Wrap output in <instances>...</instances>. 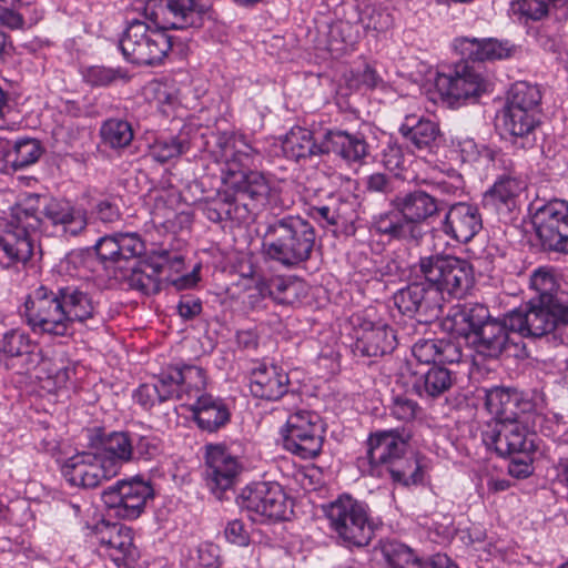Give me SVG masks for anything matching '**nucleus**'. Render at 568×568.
<instances>
[{
    "mask_svg": "<svg viewBox=\"0 0 568 568\" xmlns=\"http://www.w3.org/2000/svg\"><path fill=\"white\" fill-rule=\"evenodd\" d=\"M48 225L61 235H78L87 226V215L67 201L29 194L9 220L0 222V251L7 265L27 262L32 255V234Z\"/></svg>",
    "mask_w": 568,
    "mask_h": 568,
    "instance_id": "nucleus-1",
    "label": "nucleus"
},
{
    "mask_svg": "<svg viewBox=\"0 0 568 568\" xmlns=\"http://www.w3.org/2000/svg\"><path fill=\"white\" fill-rule=\"evenodd\" d=\"M485 406L495 420L483 433V442L497 457L536 450L537 412L530 398L517 389L494 387L486 390Z\"/></svg>",
    "mask_w": 568,
    "mask_h": 568,
    "instance_id": "nucleus-2",
    "label": "nucleus"
},
{
    "mask_svg": "<svg viewBox=\"0 0 568 568\" xmlns=\"http://www.w3.org/2000/svg\"><path fill=\"white\" fill-rule=\"evenodd\" d=\"M95 312L92 298L77 286L60 287L57 292L40 286L26 300L23 316L34 333L68 336L75 322L84 323Z\"/></svg>",
    "mask_w": 568,
    "mask_h": 568,
    "instance_id": "nucleus-3",
    "label": "nucleus"
},
{
    "mask_svg": "<svg viewBox=\"0 0 568 568\" xmlns=\"http://www.w3.org/2000/svg\"><path fill=\"white\" fill-rule=\"evenodd\" d=\"M257 152L251 146L244 136H231L223 148L222 158L226 162L225 184L235 191L233 199L239 203H247L252 210V217L257 211L268 203L272 192L270 180L261 172L244 171L239 169L252 164Z\"/></svg>",
    "mask_w": 568,
    "mask_h": 568,
    "instance_id": "nucleus-4",
    "label": "nucleus"
},
{
    "mask_svg": "<svg viewBox=\"0 0 568 568\" xmlns=\"http://www.w3.org/2000/svg\"><path fill=\"white\" fill-rule=\"evenodd\" d=\"M315 230L298 215H286L268 222L262 237V254L285 267H294L311 257Z\"/></svg>",
    "mask_w": 568,
    "mask_h": 568,
    "instance_id": "nucleus-5",
    "label": "nucleus"
},
{
    "mask_svg": "<svg viewBox=\"0 0 568 568\" xmlns=\"http://www.w3.org/2000/svg\"><path fill=\"white\" fill-rule=\"evenodd\" d=\"M138 16L129 19L120 39V50L124 59L139 65H159L172 49V38L163 26Z\"/></svg>",
    "mask_w": 568,
    "mask_h": 568,
    "instance_id": "nucleus-6",
    "label": "nucleus"
},
{
    "mask_svg": "<svg viewBox=\"0 0 568 568\" xmlns=\"http://www.w3.org/2000/svg\"><path fill=\"white\" fill-rule=\"evenodd\" d=\"M331 530L346 547H365L374 536L368 506L348 494L324 507Z\"/></svg>",
    "mask_w": 568,
    "mask_h": 568,
    "instance_id": "nucleus-7",
    "label": "nucleus"
},
{
    "mask_svg": "<svg viewBox=\"0 0 568 568\" xmlns=\"http://www.w3.org/2000/svg\"><path fill=\"white\" fill-rule=\"evenodd\" d=\"M418 267L428 287L438 292L440 306L445 294L463 297L474 282L470 263L460 257L440 254L425 256L419 260Z\"/></svg>",
    "mask_w": 568,
    "mask_h": 568,
    "instance_id": "nucleus-8",
    "label": "nucleus"
},
{
    "mask_svg": "<svg viewBox=\"0 0 568 568\" xmlns=\"http://www.w3.org/2000/svg\"><path fill=\"white\" fill-rule=\"evenodd\" d=\"M242 509L255 523H275L291 519L294 500L274 481H260L246 486L241 494Z\"/></svg>",
    "mask_w": 568,
    "mask_h": 568,
    "instance_id": "nucleus-9",
    "label": "nucleus"
},
{
    "mask_svg": "<svg viewBox=\"0 0 568 568\" xmlns=\"http://www.w3.org/2000/svg\"><path fill=\"white\" fill-rule=\"evenodd\" d=\"M324 436L325 426L321 416L305 409L292 413L282 429L284 449L301 459L318 457Z\"/></svg>",
    "mask_w": 568,
    "mask_h": 568,
    "instance_id": "nucleus-10",
    "label": "nucleus"
},
{
    "mask_svg": "<svg viewBox=\"0 0 568 568\" xmlns=\"http://www.w3.org/2000/svg\"><path fill=\"white\" fill-rule=\"evenodd\" d=\"M152 485L140 477L119 480L102 493L104 506L122 520H135L145 511L153 499Z\"/></svg>",
    "mask_w": 568,
    "mask_h": 568,
    "instance_id": "nucleus-11",
    "label": "nucleus"
},
{
    "mask_svg": "<svg viewBox=\"0 0 568 568\" xmlns=\"http://www.w3.org/2000/svg\"><path fill=\"white\" fill-rule=\"evenodd\" d=\"M141 9V17L166 30L201 27L207 12L203 0H148Z\"/></svg>",
    "mask_w": 568,
    "mask_h": 568,
    "instance_id": "nucleus-12",
    "label": "nucleus"
},
{
    "mask_svg": "<svg viewBox=\"0 0 568 568\" xmlns=\"http://www.w3.org/2000/svg\"><path fill=\"white\" fill-rule=\"evenodd\" d=\"M91 536L100 551L118 567H130L140 557V551L134 544V532L123 524L100 520L91 528Z\"/></svg>",
    "mask_w": 568,
    "mask_h": 568,
    "instance_id": "nucleus-13",
    "label": "nucleus"
},
{
    "mask_svg": "<svg viewBox=\"0 0 568 568\" xmlns=\"http://www.w3.org/2000/svg\"><path fill=\"white\" fill-rule=\"evenodd\" d=\"M532 224L544 246L568 252V201L554 200L538 207Z\"/></svg>",
    "mask_w": 568,
    "mask_h": 568,
    "instance_id": "nucleus-14",
    "label": "nucleus"
},
{
    "mask_svg": "<svg viewBox=\"0 0 568 568\" xmlns=\"http://www.w3.org/2000/svg\"><path fill=\"white\" fill-rule=\"evenodd\" d=\"M435 87L449 103H459L486 93L490 82L479 71L469 65H459L454 74L439 73Z\"/></svg>",
    "mask_w": 568,
    "mask_h": 568,
    "instance_id": "nucleus-15",
    "label": "nucleus"
},
{
    "mask_svg": "<svg viewBox=\"0 0 568 568\" xmlns=\"http://www.w3.org/2000/svg\"><path fill=\"white\" fill-rule=\"evenodd\" d=\"M511 333L521 337H540L555 329L550 304L531 301L507 314Z\"/></svg>",
    "mask_w": 568,
    "mask_h": 568,
    "instance_id": "nucleus-16",
    "label": "nucleus"
},
{
    "mask_svg": "<svg viewBox=\"0 0 568 568\" xmlns=\"http://www.w3.org/2000/svg\"><path fill=\"white\" fill-rule=\"evenodd\" d=\"M87 452L100 462H130L133 457V442L125 432L105 434L101 427L85 430Z\"/></svg>",
    "mask_w": 568,
    "mask_h": 568,
    "instance_id": "nucleus-17",
    "label": "nucleus"
},
{
    "mask_svg": "<svg viewBox=\"0 0 568 568\" xmlns=\"http://www.w3.org/2000/svg\"><path fill=\"white\" fill-rule=\"evenodd\" d=\"M95 250L101 261L122 270L145 252V244L136 232H118L101 237Z\"/></svg>",
    "mask_w": 568,
    "mask_h": 568,
    "instance_id": "nucleus-18",
    "label": "nucleus"
},
{
    "mask_svg": "<svg viewBox=\"0 0 568 568\" xmlns=\"http://www.w3.org/2000/svg\"><path fill=\"white\" fill-rule=\"evenodd\" d=\"M514 335L507 324V315L503 322L488 316L479 323L469 344L478 354L496 358L511 345H517Z\"/></svg>",
    "mask_w": 568,
    "mask_h": 568,
    "instance_id": "nucleus-19",
    "label": "nucleus"
},
{
    "mask_svg": "<svg viewBox=\"0 0 568 568\" xmlns=\"http://www.w3.org/2000/svg\"><path fill=\"white\" fill-rule=\"evenodd\" d=\"M453 48L462 59L474 62L505 60L517 51V47L510 41L496 38L460 37L453 41Z\"/></svg>",
    "mask_w": 568,
    "mask_h": 568,
    "instance_id": "nucleus-20",
    "label": "nucleus"
},
{
    "mask_svg": "<svg viewBox=\"0 0 568 568\" xmlns=\"http://www.w3.org/2000/svg\"><path fill=\"white\" fill-rule=\"evenodd\" d=\"M290 377L286 371L274 363H258L250 374V390L253 396L277 400L288 390Z\"/></svg>",
    "mask_w": 568,
    "mask_h": 568,
    "instance_id": "nucleus-21",
    "label": "nucleus"
},
{
    "mask_svg": "<svg viewBox=\"0 0 568 568\" xmlns=\"http://www.w3.org/2000/svg\"><path fill=\"white\" fill-rule=\"evenodd\" d=\"M483 220L479 210L468 203L450 206L443 221V232L458 243H467L481 230Z\"/></svg>",
    "mask_w": 568,
    "mask_h": 568,
    "instance_id": "nucleus-22",
    "label": "nucleus"
},
{
    "mask_svg": "<svg viewBox=\"0 0 568 568\" xmlns=\"http://www.w3.org/2000/svg\"><path fill=\"white\" fill-rule=\"evenodd\" d=\"M394 304L398 311L412 316L417 312L424 315L438 316L442 308L438 292L432 291L426 283H412L394 294Z\"/></svg>",
    "mask_w": 568,
    "mask_h": 568,
    "instance_id": "nucleus-23",
    "label": "nucleus"
},
{
    "mask_svg": "<svg viewBox=\"0 0 568 568\" xmlns=\"http://www.w3.org/2000/svg\"><path fill=\"white\" fill-rule=\"evenodd\" d=\"M396 346V335L392 327L378 321L364 320L356 329V349L366 356H382Z\"/></svg>",
    "mask_w": 568,
    "mask_h": 568,
    "instance_id": "nucleus-24",
    "label": "nucleus"
},
{
    "mask_svg": "<svg viewBox=\"0 0 568 568\" xmlns=\"http://www.w3.org/2000/svg\"><path fill=\"white\" fill-rule=\"evenodd\" d=\"M410 438V430L405 428L371 434L367 438L368 462H394L403 458Z\"/></svg>",
    "mask_w": 568,
    "mask_h": 568,
    "instance_id": "nucleus-25",
    "label": "nucleus"
},
{
    "mask_svg": "<svg viewBox=\"0 0 568 568\" xmlns=\"http://www.w3.org/2000/svg\"><path fill=\"white\" fill-rule=\"evenodd\" d=\"M527 182L519 175L503 174L484 193V205L499 213H509L517 207Z\"/></svg>",
    "mask_w": 568,
    "mask_h": 568,
    "instance_id": "nucleus-26",
    "label": "nucleus"
},
{
    "mask_svg": "<svg viewBox=\"0 0 568 568\" xmlns=\"http://www.w3.org/2000/svg\"><path fill=\"white\" fill-rule=\"evenodd\" d=\"M539 114L524 109L505 106L503 112V129L511 138V143L518 149H530L536 144V129Z\"/></svg>",
    "mask_w": 568,
    "mask_h": 568,
    "instance_id": "nucleus-27",
    "label": "nucleus"
},
{
    "mask_svg": "<svg viewBox=\"0 0 568 568\" xmlns=\"http://www.w3.org/2000/svg\"><path fill=\"white\" fill-rule=\"evenodd\" d=\"M369 231L374 234L385 236L389 241H417L423 235V229L407 222L402 210L396 205L395 209L375 214L369 223Z\"/></svg>",
    "mask_w": 568,
    "mask_h": 568,
    "instance_id": "nucleus-28",
    "label": "nucleus"
},
{
    "mask_svg": "<svg viewBox=\"0 0 568 568\" xmlns=\"http://www.w3.org/2000/svg\"><path fill=\"white\" fill-rule=\"evenodd\" d=\"M189 406L197 427L207 433L217 432L231 419V412L224 399L209 393Z\"/></svg>",
    "mask_w": 568,
    "mask_h": 568,
    "instance_id": "nucleus-29",
    "label": "nucleus"
},
{
    "mask_svg": "<svg viewBox=\"0 0 568 568\" xmlns=\"http://www.w3.org/2000/svg\"><path fill=\"white\" fill-rule=\"evenodd\" d=\"M120 464H61V474L73 487L94 488L115 477Z\"/></svg>",
    "mask_w": 568,
    "mask_h": 568,
    "instance_id": "nucleus-30",
    "label": "nucleus"
},
{
    "mask_svg": "<svg viewBox=\"0 0 568 568\" xmlns=\"http://www.w3.org/2000/svg\"><path fill=\"white\" fill-rule=\"evenodd\" d=\"M487 317L488 308L484 305L456 306L445 317L443 327L456 337H464L469 344L477 326Z\"/></svg>",
    "mask_w": 568,
    "mask_h": 568,
    "instance_id": "nucleus-31",
    "label": "nucleus"
},
{
    "mask_svg": "<svg viewBox=\"0 0 568 568\" xmlns=\"http://www.w3.org/2000/svg\"><path fill=\"white\" fill-rule=\"evenodd\" d=\"M320 151L333 152L347 162H361L367 155L368 146L359 134H349L345 131H327Z\"/></svg>",
    "mask_w": 568,
    "mask_h": 568,
    "instance_id": "nucleus-32",
    "label": "nucleus"
},
{
    "mask_svg": "<svg viewBox=\"0 0 568 568\" xmlns=\"http://www.w3.org/2000/svg\"><path fill=\"white\" fill-rule=\"evenodd\" d=\"M38 351V343L21 328H12L0 335V354L10 358H23L28 368L37 364Z\"/></svg>",
    "mask_w": 568,
    "mask_h": 568,
    "instance_id": "nucleus-33",
    "label": "nucleus"
},
{
    "mask_svg": "<svg viewBox=\"0 0 568 568\" xmlns=\"http://www.w3.org/2000/svg\"><path fill=\"white\" fill-rule=\"evenodd\" d=\"M394 204L402 210L407 222L417 227H422V222L438 211L436 199L424 191H414L403 196H397Z\"/></svg>",
    "mask_w": 568,
    "mask_h": 568,
    "instance_id": "nucleus-34",
    "label": "nucleus"
},
{
    "mask_svg": "<svg viewBox=\"0 0 568 568\" xmlns=\"http://www.w3.org/2000/svg\"><path fill=\"white\" fill-rule=\"evenodd\" d=\"M399 132L416 149L430 148L438 136V125L430 119L416 113L405 115Z\"/></svg>",
    "mask_w": 568,
    "mask_h": 568,
    "instance_id": "nucleus-35",
    "label": "nucleus"
},
{
    "mask_svg": "<svg viewBox=\"0 0 568 568\" xmlns=\"http://www.w3.org/2000/svg\"><path fill=\"white\" fill-rule=\"evenodd\" d=\"M204 215L212 222H220L224 219L237 223L248 222L252 217V210L247 203H239V199L224 192L220 193L217 199L207 202L203 207Z\"/></svg>",
    "mask_w": 568,
    "mask_h": 568,
    "instance_id": "nucleus-36",
    "label": "nucleus"
},
{
    "mask_svg": "<svg viewBox=\"0 0 568 568\" xmlns=\"http://www.w3.org/2000/svg\"><path fill=\"white\" fill-rule=\"evenodd\" d=\"M241 464H204L202 477L207 489L219 499L237 483Z\"/></svg>",
    "mask_w": 568,
    "mask_h": 568,
    "instance_id": "nucleus-37",
    "label": "nucleus"
},
{
    "mask_svg": "<svg viewBox=\"0 0 568 568\" xmlns=\"http://www.w3.org/2000/svg\"><path fill=\"white\" fill-rule=\"evenodd\" d=\"M412 354L422 364L454 363L459 359L456 346L444 339H419L413 345Z\"/></svg>",
    "mask_w": 568,
    "mask_h": 568,
    "instance_id": "nucleus-38",
    "label": "nucleus"
},
{
    "mask_svg": "<svg viewBox=\"0 0 568 568\" xmlns=\"http://www.w3.org/2000/svg\"><path fill=\"white\" fill-rule=\"evenodd\" d=\"M99 265L98 260L88 251H72L68 253L57 265L58 274L64 280H83L89 281L95 266Z\"/></svg>",
    "mask_w": 568,
    "mask_h": 568,
    "instance_id": "nucleus-39",
    "label": "nucleus"
},
{
    "mask_svg": "<svg viewBox=\"0 0 568 568\" xmlns=\"http://www.w3.org/2000/svg\"><path fill=\"white\" fill-rule=\"evenodd\" d=\"M180 383V400L193 403L206 395L207 385L206 372L196 365H176V374Z\"/></svg>",
    "mask_w": 568,
    "mask_h": 568,
    "instance_id": "nucleus-40",
    "label": "nucleus"
},
{
    "mask_svg": "<svg viewBox=\"0 0 568 568\" xmlns=\"http://www.w3.org/2000/svg\"><path fill=\"white\" fill-rule=\"evenodd\" d=\"M452 385L450 371L445 367L433 366L415 379L413 389L422 398H436L446 393Z\"/></svg>",
    "mask_w": 568,
    "mask_h": 568,
    "instance_id": "nucleus-41",
    "label": "nucleus"
},
{
    "mask_svg": "<svg viewBox=\"0 0 568 568\" xmlns=\"http://www.w3.org/2000/svg\"><path fill=\"white\" fill-rule=\"evenodd\" d=\"M321 145H316L313 133L305 128L294 126L284 136L282 150L287 159L298 161L310 155L322 153Z\"/></svg>",
    "mask_w": 568,
    "mask_h": 568,
    "instance_id": "nucleus-42",
    "label": "nucleus"
},
{
    "mask_svg": "<svg viewBox=\"0 0 568 568\" xmlns=\"http://www.w3.org/2000/svg\"><path fill=\"white\" fill-rule=\"evenodd\" d=\"M256 290L263 297H271L280 304H292L297 297L298 283L291 277L276 275L260 280Z\"/></svg>",
    "mask_w": 568,
    "mask_h": 568,
    "instance_id": "nucleus-43",
    "label": "nucleus"
},
{
    "mask_svg": "<svg viewBox=\"0 0 568 568\" xmlns=\"http://www.w3.org/2000/svg\"><path fill=\"white\" fill-rule=\"evenodd\" d=\"M42 154L39 141L21 139L16 141L8 151L3 152V160L13 170H21L34 164Z\"/></svg>",
    "mask_w": 568,
    "mask_h": 568,
    "instance_id": "nucleus-44",
    "label": "nucleus"
},
{
    "mask_svg": "<svg viewBox=\"0 0 568 568\" xmlns=\"http://www.w3.org/2000/svg\"><path fill=\"white\" fill-rule=\"evenodd\" d=\"M281 471L306 491L315 490L323 484V471L316 464H282Z\"/></svg>",
    "mask_w": 568,
    "mask_h": 568,
    "instance_id": "nucleus-45",
    "label": "nucleus"
},
{
    "mask_svg": "<svg viewBox=\"0 0 568 568\" xmlns=\"http://www.w3.org/2000/svg\"><path fill=\"white\" fill-rule=\"evenodd\" d=\"M540 101L541 92L537 85L528 82H517L509 91L506 106L524 109L539 114Z\"/></svg>",
    "mask_w": 568,
    "mask_h": 568,
    "instance_id": "nucleus-46",
    "label": "nucleus"
},
{
    "mask_svg": "<svg viewBox=\"0 0 568 568\" xmlns=\"http://www.w3.org/2000/svg\"><path fill=\"white\" fill-rule=\"evenodd\" d=\"M100 134L103 143L115 150L129 146L134 136L131 123L122 119L106 120Z\"/></svg>",
    "mask_w": 568,
    "mask_h": 568,
    "instance_id": "nucleus-47",
    "label": "nucleus"
},
{
    "mask_svg": "<svg viewBox=\"0 0 568 568\" xmlns=\"http://www.w3.org/2000/svg\"><path fill=\"white\" fill-rule=\"evenodd\" d=\"M12 9H0V22L10 29L30 28L43 17V9L39 6L28 8L24 6H11Z\"/></svg>",
    "mask_w": 568,
    "mask_h": 568,
    "instance_id": "nucleus-48",
    "label": "nucleus"
},
{
    "mask_svg": "<svg viewBox=\"0 0 568 568\" xmlns=\"http://www.w3.org/2000/svg\"><path fill=\"white\" fill-rule=\"evenodd\" d=\"M161 268L150 263H140L134 267L128 277L131 288L140 291L145 295L155 294L160 291Z\"/></svg>",
    "mask_w": 568,
    "mask_h": 568,
    "instance_id": "nucleus-49",
    "label": "nucleus"
},
{
    "mask_svg": "<svg viewBox=\"0 0 568 568\" xmlns=\"http://www.w3.org/2000/svg\"><path fill=\"white\" fill-rule=\"evenodd\" d=\"M382 554L389 568H422V561L407 546L399 541H384Z\"/></svg>",
    "mask_w": 568,
    "mask_h": 568,
    "instance_id": "nucleus-50",
    "label": "nucleus"
},
{
    "mask_svg": "<svg viewBox=\"0 0 568 568\" xmlns=\"http://www.w3.org/2000/svg\"><path fill=\"white\" fill-rule=\"evenodd\" d=\"M388 414L400 423H413L423 414L422 406L405 394H395L387 406Z\"/></svg>",
    "mask_w": 568,
    "mask_h": 568,
    "instance_id": "nucleus-51",
    "label": "nucleus"
},
{
    "mask_svg": "<svg viewBox=\"0 0 568 568\" xmlns=\"http://www.w3.org/2000/svg\"><path fill=\"white\" fill-rule=\"evenodd\" d=\"M189 144L179 136H159L150 145V155L158 162L164 163L186 152Z\"/></svg>",
    "mask_w": 568,
    "mask_h": 568,
    "instance_id": "nucleus-52",
    "label": "nucleus"
},
{
    "mask_svg": "<svg viewBox=\"0 0 568 568\" xmlns=\"http://www.w3.org/2000/svg\"><path fill=\"white\" fill-rule=\"evenodd\" d=\"M83 79L92 87H106L119 81H128L129 77L121 68L92 65L83 71Z\"/></svg>",
    "mask_w": 568,
    "mask_h": 568,
    "instance_id": "nucleus-53",
    "label": "nucleus"
},
{
    "mask_svg": "<svg viewBox=\"0 0 568 568\" xmlns=\"http://www.w3.org/2000/svg\"><path fill=\"white\" fill-rule=\"evenodd\" d=\"M359 23L366 32H384L393 24L392 16L383 9L367 7L359 17Z\"/></svg>",
    "mask_w": 568,
    "mask_h": 568,
    "instance_id": "nucleus-54",
    "label": "nucleus"
},
{
    "mask_svg": "<svg viewBox=\"0 0 568 568\" xmlns=\"http://www.w3.org/2000/svg\"><path fill=\"white\" fill-rule=\"evenodd\" d=\"M176 374V365L163 369L156 377L154 384L163 402L170 399L180 400V383Z\"/></svg>",
    "mask_w": 568,
    "mask_h": 568,
    "instance_id": "nucleus-55",
    "label": "nucleus"
},
{
    "mask_svg": "<svg viewBox=\"0 0 568 568\" xmlns=\"http://www.w3.org/2000/svg\"><path fill=\"white\" fill-rule=\"evenodd\" d=\"M387 470L395 483L404 486L422 483L425 473L422 464H392Z\"/></svg>",
    "mask_w": 568,
    "mask_h": 568,
    "instance_id": "nucleus-56",
    "label": "nucleus"
},
{
    "mask_svg": "<svg viewBox=\"0 0 568 568\" xmlns=\"http://www.w3.org/2000/svg\"><path fill=\"white\" fill-rule=\"evenodd\" d=\"M530 286L539 293L541 303H549L552 292L556 290V280L551 271L540 267L536 270L530 277Z\"/></svg>",
    "mask_w": 568,
    "mask_h": 568,
    "instance_id": "nucleus-57",
    "label": "nucleus"
},
{
    "mask_svg": "<svg viewBox=\"0 0 568 568\" xmlns=\"http://www.w3.org/2000/svg\"><path fill=\"white\" fill-rule=\"evenodd\" d=\"M241 449L240 443L231 444H210L205 446V458L206 462H239L241 456L239 450Z\"/></svg>",
    "mask_w": 568,
    "mask_h": 568,
    "instance_id": "nucleus-58",
    "label": "nucleus"
},
{
    "mask_svg": "<svg viewBox=\"0 0 568 568\" xmlns=\"http://www.w3.org/2000/svg\"><path fill=\"white\" fill-rule=\"evenodd\" d=\"M511 6L526 18L540 20L547 16L549 3L547 0H513Z\"/></svg>",
    "mask_w": 568,
    "mask_h": 568,
    "instance_id": "nucleus-59",
    "label": "nucleus"
},
{
    "mask_svg": "<svg viewBox=\"0 0 568 568\" xmlns=\"http://www.w3.org/2000/svg\"><path fill=\"white\" fill-rule=\"evenodd\" d=\"M458 148L463 162L477 163L481 159L493 160V151L485 146H479L473 139L460 141Z\"/></svg>",
    "mask_w": 568,
    "mask_h": 568,
    "instance_id": "nucleus-60",
    "label": "nucleus"
},
{
    "mask_svg": "<svg viewBox=\"0 0 568 568\" xmlns=\"http://www.w3.org/2000/svg\"><path fill=\"white\" fill-rule=\"evenodd\" d=\"M224 537L227 542L239 547H246L251 541V535L246 525L239 519L231 520L226 524Z\"/></svg>",
    "mask_w": 568,
    "mask_h": 568,
    "instance_id": "nucleus-61",
    "label": "nucleus"
},
{
    "mask_svg": "<svg viewBox=\"0 0 568 568\" xmlns=\"http://www.w3.org/2000/svg\"><path fill=\"white\" fill-rule=\"evenodd\" d=\"M160 442L155 437L140 436L133 445V457L145 462L154 459L160 454Z\"/></svg>",
    "mask_w": 568,
    "mask_h": 568,
    "instance_id": "nucleus-62",
    "label": "nucleus"
},
{
    "mask_svg": "<svg viewBox=\"0 0 568 568\" xmlns=\"http://www.w3.org/2000/svg\"><path fill=\"white\" fill-rule=\"evenodd\" d=\"M196 557L193 558L197 566L211 568L220 564V548L217 545L204 541L199 544L195 549Z\"/></svg>",
    "mask_w": 568,
    "mask_h": 568,
    "instance_id": "nucleus-63",
    "label": "nucleus"
},
{
    "mask_svg": "<svg viewBox=\"0 0 568 568\" xmlns=\"http://www.w3.org/2000/svg\"><path fill=\"white\" fill-rule=\"evenodd\" d=\"M383 165L395 175H399V172L405 166V158L403 150L397 144H388L382 153Z\"/></svg>",
    "mask_w": 568,
    "mask_h": 568,
    "instance_id": "nucleus-64",
    "label": "nucleus"
}]
</instances>
